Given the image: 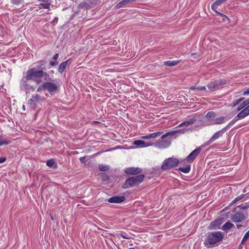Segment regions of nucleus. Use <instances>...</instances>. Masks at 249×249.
I'll list each match as a JSON object with an SVG mask.
<instances>
[{
	"mask_svg": "<svg viewBox=\"0 0 249 249\" xmlns=\"http://www.w3.org/2000/svg\"><path fill=\"white\" fill-rule=\"evenodd\" d=\"M21 0H11V2L14 4H18L20 3Z\"/></svg>",
	"mask_w": 249,
	"mask_h": 249,
	"instance_id": "37998d69",
	"label": "nucleus"
},
{
	"mask_svg": "<svg viewBox=\"0 0 249 249\" xmlns=\"http://www.w3.org/2000/svg\"><path fill=\"white\" fill-rule=\"evenodd\" d=\"M224 133V132H223V130L222 129L215 132L210 138V139L207 142V144L210 145L219 138L222 137Z\"/></svg>",
	"mask_w": 249,
	"mask_h": 249,
	"instance_id": "4468645a",
	"label": "nucleus"
},
{
	"mask_svg": "<svg viewBox=\"0 0 249 249\" xmlns=\"http://www.w3.org/2000/svg\"><path fill=\"white\" fill-rule=\"evenodd\" d=\"M51 5L50 3H41L38 5V8L39 9H50Z\"/></svg>",
	"mask_w": 249,
	"mask_h": 249,
	"instance_id": "7c9ffc66",
	"label": "nucleus"
},
{
	"mask_svg": "<svg viewBox=\"0 0 249 249\" xmlns=\"http://www.w3.org/2000/svg\"><path fill=\"white\" fill-rule=\"evenodd\" d=\"M226 117L221 116L217 118L215 117L214 122L213 124H221L226 122Z\"/></svg>",
	"mask_w": 249,
	"mask_h": 249,
	"instance_id": "b1692460",
	"label": "nucleus"
},
{
	"mask_svg": "<svg viewBox=\"0 0 249 249\" xmlns=\"http://www.w3.org/2000/svg\"><path fill=\"white\" fill-rule=\"evenodd\" d=\"M45 90H47L51 95H53L56 91L59 86L51 82H44Z\"/></svg>",
	"mask_w": 249,
	"mask_h": 249,
	"instance_id": "9d476101",
	"label": "nucleus"
},
{
	"mask_svg": "<svg viewBox=\"0 0 249 249\" xmlns=\"http://www.w3.org/2000/svg\"><path fill=\"white\" fill-rule=\"evenodd\" d=\"M249 115V105L237 114V117L243 119Z\"/></svg>",
	"mask_w": 249,
	"mask_h": 249,
	"instance_id": "6ab92c4d",
	"label": "nucleus"
},
{
	"mask_svg": "<svg viewBox=\"0 0 249 249\" xmlns=\"http://www.w3.org/2000/svg\"><path fill=\"white\" fill-rule=\"evenodd\" d=\"M46 63L47 62L44 60L40 61L37 63L36 68L38 70H41L42 71L43 70H46V68H45V65Z\"/></svg>",
	"mask_w": 249,
	"mask_h": 249,
	"instance_id": "5701e85b",
	"label": "nucleus"
},
{
	"mask_svg": "<svg viewBox=\"0 0 249 249\" xmlns=\"http://www.w3.org/2000/svg\"><path fill=\"white\" fill-rule=\"evenodd\" d=\"M233 228H235L234 225L231 222L228 221L223 225L222 229L224 231H227Z\"/></svg>",
	"mask_w": 249,
	"mask_h": 249,
	"instance_id": "412c9836",
	"label": "nucleus"
},
{
	"mask_svg": "<svg viewBox=\"0 0 249 249\" xmlns=\"http://www.w3.org/2000/svg\"><path fill=\"white\" fill-rule=\"evenodd\" d=\"M54 161L53 160H47L46 164L48 166L52 167L54 164Z\"/></svg>",
	"mask_w": 249,
	"mask_h": 249,
	"instance_id": "ea45409f",
	"label": "nucleus"
},
{
	"mask_svg": "<svg viewBox=\"0 0 249 249\" xmlns=\"http://www.w3.org/2000/svg\"><path fill=\"white\" fill-rule=\"evenodd\" d=\"M127 3L125 0H123V1L120 2L116 5V7L118 8H120L122 7L124 5L126 4Z\"/></svg>",
	"mask_w": 249,
	"mask_h": 249,
	"instance_id": "c9c22d12",
	"label": "nucleus"
},
{
	"mask_svg": "<svg viewBox=\"0 0 249 249\" xmlns=\"http://www.w3.org/2000/svg\"><path fill=\"white\" fill-rule=\"evenodd\" d=\"M98 169L101 171H107L109 169V166L107 165L99 164L98 165Z\"/></svg>",
	"mask_w": 249,
	"mask_h": 249,
	"instance_id": "2f4dec72",
	"label": "nucleus"
},
{
	"mask_svg": "<svg viewBox=\"0 0 249 249\" xmlns=\"http://www.w3.org/2000/svg\"><path fill=\"white\" fill-rule=\"evenodd\" d=\"M143 178L144 175L142 174L131 177L126 179L124 185V188H128L139 184L143 181Z\"/></svg>",
	"mask_w": 249,
	"mask_h": 249,
	"instance_id": "f03ea898",
	"label": "nucleus"
},
{
	"mask_svg": "<svg viewBox=\"0 0 249 249\" xmlns=\"http://www.w3.org/2000/svg\"><path fill=\"white\" fill-rule=\"evenodd\" d=\"M85 159H86V158L85 157H81L79 160L82 162H83L85 161Z\"/></svg>",
	"mask_w": 249,
	"mask_h": 249,
	"instance_id": "603ef678",
	"label": "nucleus"
},
{
	"mask_svg": "<svg viewBox=\"0 0 249 249\" xmlns=\"http://www.w3.org/2000/svg\"><path fill=\"white\" fill-rule=\"evenodd\" d=\"M201 151L200 147L195 149L186 158V160L190 162H192Z\"/></svg>",
	"mask_w": 249,
	"mask_h": 249,
	"instance_id": "ddd939ff",
	"label": "nucleus"
},
{
	"mask_svg": "<svg viewBox=\"0 0 249 249\" xmlns=\"http://www.w3.org/2000/svg\"><path fill=\"white\" fill-rule=\"evenodd\" d=\"M50 64L52 65V66H55L57 64V62H53V61H50Z\"/></svg>",
	"mask_w": 249,
	"mask_h": 249,
	"instance_id": "8fccbe9b",
	"label": "nucleus"
},
{
	"mask_svg": "<svg viewBox=\"0 0 249 249\" xmlns=\"http://www.w3.org/2000/svg\"><path fill=\"white\" fill-rule=\"evenodd\" d=\"M41 77H44L45 80H47L49 77V75L46 72L43 71L41 70H38L36 68L29 69L26 72L25 78L34 80L38 84L40 81L37 79Z\"/></svg>",
	"mask_w": 249,
	"mask_h": 249,
	"instance_id": "f257e3e1",
	"label": "nucleus"
},
{
	"mask_svg": "<svg viewBox=\"0 0 249 249\" xmlns=\"http://www.w3.org/2000/svg\"><path fill=\"white\" fill-rule=\"evenodd\" d=\"M249 94V88L247 89L245 91L243 92V95H248Z\"/></svg>",
	"mask_w": 249,
	"mask_h": 249,
	"instance_id": "de8ad7c7",
	"label": "nucleus"
},
{
	"mask_svg": "<svg viewBox=\"0 0 249 249\" xmlns=\"http://www.w3.org/2000/svg\"><path fill=\"white\" fill-rule=\"evenodd\" d=\"M10 141L3 136H0V146L9 143Z\"/></svg>",
	"mask_w": 249,
	"mask_h": 249,
	"instance_id": "cd10ccee",
	"label": "nucleus"
},
{
	"mask_svg": "<svg viewBox=\"0 0 249 249\" xmlns=\"http://www.w3.org/2000/svg\"><path fill=\"white\" fill-rule=\"evenodd\" d=\"M38 1H42L43 2H45L47 1V0H38Z\"/></svg>",
	"mask_w": 249,
	"mask_h": 249,
	"instance_id": "6e6d98bb",
	"label": "nucleus"
},
{
	"mask_svg": "<svg viewBox=\"0 0 249 249\" xmlns=\"http://www.w3.org/2000/svg\"><path fill=\"white\" fill-rule=\"evenodd\" d=\"M179 163L178 160L175 158H169L166 159L161 165V169L165 170L176 166Z\"/></svg>",
	"mask_w": 249,
	"mask_h": 249,
	"instance_id": "39448f33",
	"label": "nucleus"
},
{
	"mask_svg": "<svg viewBox=\"0 0 249 249\" xmlns=\"http://www.w3.org/2000/svg\"><path fill=\"white\" fill-rule=\"evenodd\" d=\"M249 104V99L246 100L244 101L240 105V106L237 108V110L238 111L241 110L243 108H244L245 107L247 106Z\"/></svg>",
	"mask_w": 249,
	"mask_h": 249,
	"instance_id": "473e14b6",
	"label": "nucleus"
},
{
	"mask_svg": "<svg viewBox=\"0 0 249 249\" xmlns=\"http://www.w3.org/2000/svg\"><path fill=\"white\" fill-rule=\"evenodd\" d=\"M142 170L139 168L129 167L125 168L124 172L127 174L135 175L141 172Z\"/></svg>",
	"mask_w": 249,
	"mask_h": 249,
	"instance_id": "f3484780",
	"label": "nucleus"
},
{
	"mask_svg": "<svg viewBox=\"0 0 249 249\" xmlns=\"http://www.w3.org/2000/svg\"><path fill=\"white\" fill-rule=\"evenodd\" d=\"M125 200L124 196H114L108 199L107 201L110 203H120Z\"/></svg>",
	"mask_w": 249,
	"mask_h": 249,
	"instance_id": "dca6fc26",
	"label": "nucleus"
},
{
	"mask_svg": "<svg viewBox=\"0 0 249 249\" xmlns=\"http://www.w3.org/2000/svg\"><path fill=\"white\" fill-rule=\"evenodd\" d=\"M130 245L132 246L133 245H132V244H130Z\"/></svg>",
	"mask_w": 249,
	"mask_h": 249,
	"instance_id": "13d9d810",
	"label": "nucleus"
},
{
	"mask_svg": "<svg viewBox=\"0 0 249 249\" xmlns=\"http://www.w3.org/2000/svg\"><path fill=\"white\" fill-rule=\"evenodd\" d=\"M162 134V132L161 131H158L156 132L150 134V138L151 139H154L157 138L160 136Z\"/></svg>",
	"mask_w": 249,
	"mask_h": 249,
	"instance_id": "72a5a7b5",
	"label": "nucleus"
},
{
	"mask_svg": "<svg viewBox=\"0 0 249 249\" xmlns=\"http://www.w3.org/2000/svg\"><path fill=\"white\" fill-rule=\"evenodd\" d=\"M224 235L221 231L209 232L207 236V242L210 245H214L223 238Z\"/></svg>",
	"mask_w": 249,
	"mask_h": 249,
	"instance_id": "7ed1b4c3",
	"label": "nucleus"
},
{
	"mask_svg": "<svg viewBox=\"0 0 249 249\" xmlns=\"http://www.w3.org/2000/svg\"><path fill=\"white\" fill-rule=\"evenodd\" d=\"M245 195H244V194H242V195L238 196L237 197L235 198L232 201V202L230 203V206L233 205V204L236 203L237 202L241 200L242 199H243L245 197Z\"/></svg>",
	"mask_w": 249,
	"mask_h": 249,
	"instance_id": "c85d7f7f",
	"label": "nucleus"
},
{
	"mask_svg": "<svg viewBox=\"0 0 249 249\" xmlns=\"http://www.w3.org/2000/svg\"><path fill=\"white\" fill-rule=\"evenodd\" d=\"M221 224V219H216L210 224L209 226V229L210 230L219 229V226Z\"/></svg>",
	"mask_w": 249,
	"mask_h": 249,
	"instance_id": "a211bd4d",
	"label": "nucleus"
},
{
	"mask_svg": "<svg viewBox=\"0 0 249 249\" xmlns=\"http://www.w3.org/2000/svg\"><path fill=\"white\" fill-rule=\"evenodd\" d=\"M215 117V114L213 111L208 112L206 116L205 119L207 122V125H214L215 124H213L214 122V119Z\"/></svg>",
	"mask_w": 249,
	"mask_h": 249,
	"instance_id": "f8f14e48",
	"label": "nucleus"
},
{
	"mask_svg": "<svg viewBox=\"0 0 249 249\" xmlns=\"http://www.w3.org/2000/svg\"><path fill=\"white\" fill-rule=\"evenodd\" d=\"M191 167L189 165H186L184 167H180L179 168V170L184 173H188L190 171Z\"/></svg>",
	"mask_w": 249,
	"mask_h": 249,
	"instance_id": "c756f323",
	"label": "nucleus"
},
{
	"mask_svg": "<svg viewBox=\"0 0 249 249\" xmlns=\"http://www.w3.org/2000/svg\"><path fill=\"white\" fill-rule=\"evenodd\" d=\"M242 226V225L237 224L236 227L238 229H239L240 227H241Z\"/></svg>",
	"mask_w": 249,
	"mask_h": 249,
	"instance_id": "5fc2aeb1",
	"label": "nucleus"
},
{
	"mask_svg": "<svg viewBox=\"0 0 249 249\" xmlns=\"http://www.w3.org/2000/svg\"><path fill=\"white\" fill-rule=\"evenodd\" d=\"M218 15H219L220 16H221V17L223 18V20H225V19H229V18L226 16L224 14L221 13H220L219 12H218L216 10V11H215Z\"/></svg>",
	"mask_w": 249,
	"mask_h": 249,
	"instance_id": "a19ab883",
	"label": "nucleus"
},
{
	"mask_svg": "<svg viewBox=\"0 0 249 249\" xmlns=\"http://www.w3.org/2000/svg\"><path fill=\"white\" fill-rule=\"evenodd\" d=\"M120 236H121V237H122L123 238H124V239H129V237H126L125 235H124V234H122V233H121V234H120Z\"/></svg>",
	"mask_w": 249,
	"mask_h": 249,
	"instance_id": "3c124183",
	"label": "nucleus"
},
{
	"mask_svg": "<svg viewBox=\"0 0 249 249\" xmlns=\"http://www.w3.org/2000/svg\"><path fill=\"white\" fill-rule=\"evenodd\" d=\"M239 119H240L239 118L237 117V115L235 116L230 122L231 124L232 125L237 122Z\"/></svg>",
	"mask_w": 249,
	"mask_h": 249,
	"instance_id": "79ce46f5",
	"label": "nucleus"
},
{
	"mask_svg": "<svg viewBox=\"0 0 249 249\" xmlns=\"http://www.w3.org/2000/svg\"><path fill=\"white\" fill-rule=\"evenodd\" d=\"M191 89H197L198 90H205L206 89L205 86H193L191 88Z\"/></svg>",
	"mask_w": 249,
	"mask_h": 249,
	"instance_id": "f704fd0d",
	"label": "nucleus"
},
{
	"mask_svg": "<svg viewBox=\"0 0 249 249\" xmlns=\"http://www.w3.org/2000/svg\"><path fill=\"white\" fill-rule=\"evenodd\" d=\"M128 249H134V248H130Z\"/></svg>",
	"mask_w": 249,
	"mask_h": 249,
	"instance_id": "4d7b16f0",
	"label": "nucleus"
},
{
	"mask_svg": "<svg viewBox=\"0 0 249 249\" xmlns=\"http://www.w3.org/2000/svg\"><path fill=\"white\" fill-rule=\"evenodd\" d=\"M135 0H125V1H126L127 2V3H129V2H131V1H135Z\"/></svg>",
	"mask_w": 249,
	"mask_h": 249,
	"instance_id": "864d4df0",
	"label": "nucleus"
},
{
	"mask_svg": "<svg viewBox=\"0 0 249 249\" xmlns=\"http://www.w3.org/2000/svg\"><path fill=\"white\" fill-rule=\"evenodd\" d=\"M68 64V60L65 61L61 63L58 69V71L59 72L62 73L65 70Z\"/></svg>",
	"mask_w": 249,
	"mask_h": 249,
	"instance_id": "bb28decb",
	"label": "nucleus"
},
{
	"mask_svg": "<svg viewBox=\"0 0 249 249\" xmlns=\"http://www.w3.org/2000/svg\"><path fill=\"white\" fill-rule=\"evenodd\" d=\"M243 99L244 98H240L239 99L234 100V101L232 102V107H235L239 104L243 100Z\"/></svg>",
	"mask_w": 249,
	"mask_h": 249,
	"instance_id": "e433bc0d",
	"label": "nucleus"
},
{
	"mask_svg": "<svg viewBox=\"0 0 249 249\" xmlns=\"http://www.w3.org/2000/svg\"><path fill=\"white\" fill-rule=\"evenodd\" d=\"M44 90H45V87H44V83H43L41 85L39 86L38 87L36 91L37 92H41Z\"/></svg>",
	"mask_w": 249,
	"mask_h": 249,
	"instance_id": "58836bf2",
	"label": "nucleus"
},
{
	"mask_svg": "<svg viewBox=\"0 0 249 249\" xmlns=\"http://www.w3.org/2000/svg\"><path fill=\"white\" fill-rule=\"evenodd\" d=\"M249 237V230L245 233L242 240V243L246 241Z\"/></svg>",
	"mask_w": 249,
	"mask_h": 249,
	"instance_id": "4c0bfd02",
	"label": "nucleus"
},
{
	"mask_svg": "<svg viewBox=\"0 0 249 249\" xmlns=\"http://www.w3.org/2000/svg\"><path fill=\"white\" fill-rule=\"evenodd\" d=\"M171 144V141L167 137H163V135L161 136V139L154 143L156 147L159 149H164L168 147Z\"/></svg>",
	"mask_w": 249,
	"mask_h": 249,
	"instance_id": "423d86ee",
	"label": "nucleus"
},
{
	"mask_svg": "<svg viewBox=\"0 0 249 249\" xmlns=\"http://www.w3.org/2000/svg\"><path fill=\"white\" fill-rule=\"evenodd\" d=\"M58 56H59L58 53H57L55 54L53 57V59L54 60H56L58 58Z\"/></svg>",
	"mask_w": 249,
	"mask_h": 249,
	"instance_id": "09e8293b",
	"label": "nucleus"
},
{
	"mask_svg": "<svg viewBox=\"0 0 249 249\" xmlns=\"http://www.w3.org/2000/svg\"><path fill=\"white\" fill-rule=\"evenodd\" d=\"M184 131L182 129H178L174 131L168 132L163 135V137H167L172 141L173 139L176 138L178 134L184 133Z\"/></svg>",
	"mask_w": 249,
	"mask_h": 249,
	"instance_id": "9b49d317",
	"label": "nucleus"
},
{
	"mask_svg": "<svg viewBox=\"0 0 249 249\" xmlns=\"http://www.w3.org/2000/svg\"><path fill=\"white\" fill-rule=\"evenodd\" d=\"M226 83V81L225 80L220 79L211 82L208 85L207 87L210 91H213L219 89L223 85H225Z\"/></svg>",
	"mask_w": 249,
	"mask_h": 249,
	"instance_id": "0eeeda50",
	"label": "nucleus"
},
{
	"mask_svg": "<svg viewBox=\"0 0 249 249\" xmlns=\"http://www.w3.org/2000/svg\"><path fill=\"white\" fill-rule=\"evenodd\" d=\"M133 144L136 145L139 148H143L150 146L152 145V143L150 142H145L142 140H138L134 141Z\"/></svg>",
	"mask_w": 249,
	"mask_h": 249,
	"instance_id": "2eb2a0df",
	"label": "nucleus"
},
{
	"mask_svg": "<svg viewBox=\"0 0 249 249\" xmlns=\"http://www.w3.org/2000/svg\"><path fill=\"white\" fill-rule=\"evenodd\" d=\"M231 125H232V124H231V122H230L225 127L223 128L222 130H223V132H225L227 129H228Z\"/></svg>",
	"mask_w": 249,
	"mask_h": 249,
	"instance_id": "c03bdc74",
	"label": "nucleus"
},
{
	"mask_svg": "<svg viewBox=\"0 0 249 249\" xmlns=\"http://www.w3.org/2000/svg\"><path fill=\"white\" fill-rule=\"evenodd\" d=\"M249 208V202L245 203L242 204L237 207H236L233 211H236L238 208H239L240 210H243V211H245V210H247Z\"/></svg>",
	"mask_w": 249,
	"mask_h": 249,
	"instance_id": "4be33fe9",
	"label": "nucleus"
},
{
	"mask_svg": "<svg viewBox=\"0 0 249 249\" xmlns=\"http://www.w3.org/2000/svg\"><path fill=\"white\" fill-rule=\"evenodd\" d=\"M196 121V120L195 119H190L188 121H185L182 123H181L178 126L179 127H182L183 126H189L190 125H191L195 123V122Z\"/></svg>",
	"mask_w": 249,
	"mask_h": 249,
	"instance_id": "393cba45",
	"label": "nucleus"
},
{
	"mask_svg": "<svg viewBox=\"0 0 249 249\" xmlns=\"http://www.w3.org/2000/svg\"><path fill=\"white\" fill-rule=\"evenodd\" d=\"M45 98L43 96L36 94L33 95L31 99L28 101V104L32 106H34L38 104H41L44 101Z\"/></svg>",
	"mask_w": 249,
	"mask_h": 249,
	"instance_id": "1a4fd4ad",
	"label": "nucleus"
},
{
	"mask_svg": "<svg viewBox=\"0 0 249 249\" xmlns=\"http://www.w3.org/2000/svg\"><path fill=\"white\" fill-rule=\"evenodd\" d=\"M141 138L142 139H151L150 134L147 135L145 136H142Z\"/></svg>",
	"mask_w": 249,
	"mask_h": 249,
	"instance_id": "a18cd8bd",
	"label": "nucleus"
},
{
	"mask_svg": "<svg viewBox=\"0 0 249 249\" xmlns=\"http://www.w3.org/2000/svg\"><path fill=\"white\" fill-rule=\"evenodd\" d=\"M180 62V60L166 61L164 62V64L167 66L172 67L178 65Z\"/></svg>",
	"mask_w": 249,
	"mask_h": 249,
	"instance_id": "a878e982",
	"label": "nucleus"
},
{
	"mask_svg": "<svg viewBox=\"0 0 249 249\" xmlns=\"http://www.w3.org/2000/svg\"><path fill=\"white\" fill-rule=\"evenodd\" d=\"M234 214L231 216V220L235 223H240L244 221L248 217V213L246 211H235Z\"/></svg>",
	"mask_w": 249,
	"mask_h": 249,
	"instance_id": "20e7f679",
	"label": "nucleus"
},
{
	"mask_svg": "<svg viewBox=\"0 0 249 249\" xmlns=\"http://www.w3.org/2000/svg\"><path fill=\"white\" fill-rule=\"evenodd\" d=\"M226 0H216L211 5L212 9L214 11H216L217 7L224 3Z\"/></svg>",
	"mask_w": 249,
	"mask_h": 249,
	"instance_id": "aec40b11",
	"label": "nucleus"
},
{
	"mask_svg": "<svg viewBox=\"0 0 249 249\" xmlns=\"http://www.w3.org/2000/svg\"><path fill=\"white\" fill-rule=\"evenodd\" d=\"M6 160V158L4 157L0 158V163H3Z\"/></svg>",
	"mask_w": 249,
	"mask_h": 249,
	"instance_id": "49530a36",
	"label": "nucleus"
},
{
	"mask_svg": "<svg viewBox=\"0 0 249 249\" xmlns=\"http://www.w3.org/2000/svg\"><path fill=\"white\" fill-rule=\"evenodd\" d=\"M28 80L30 79H27L25 76L23 77L21 81V88L24 90L26 93H29L34 91L36 89V87L31 85L28 83Z\"/></svg>",
	"mask_w": 249,
	"mask_h": 249,
	"instance_id": "6e6552de",
	"label": "nucleus"
}]
</instances>
